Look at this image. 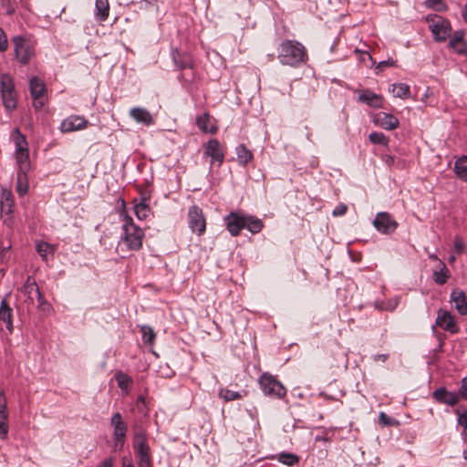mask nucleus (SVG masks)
<instances>
[{
    "label": "nucleus",
    "mask_w": 467,
    "mask_h": 467,
    "mask_svg": "<svg viewBox=\"0 0 467 467\" xmlns=\"http://www.w3.org/2000/svg\"><path fill=\"white\" fill-rule=\"evenodd\" d=\"M277 51V57L283 65L296 67L304 63L306 59V51L305 47L295 40L283 41Z\"/></svg>",
    "instance_id": "1"
},
{
    "label": "nucleus",
    "mask_w": 467,
    "mask_h": 467,
    "mask_svg": "<svg viewBox=\"0 0 467 467\" xmlns=\"http://www.w3.org/2000/svg\"><path fill=\"white\" fill-rule=\"evenodd\" d=\"M144 231L136 225L131 217L126 215L123 223V236L121 240L129 250L137 251L142 246Z\"/></svg>",
    "instance_id": "2"
},
{
    "label": "nucleus",
    "mask_w": 467,
    "mask_h": 467,
    "mask_svg": "<svg viewBox=\"0 0 467 467\" xmlns=\"http://www.w3.org/2000/svg\"><path fill=\"white\" fill-rule=\"evenodd\" d=\"M0 93L3 105L7 112H12L17 107V96L13 78L8 74L0 77Z\"/></svg>",
    "instance_id": "3"
},
{
    "label": "nucleus",
    "mask_w": 467,
    "mask_h": 467,
    "mask_svg": "<svg viewBox=\"0 0 467 467\" xmlns=\"http://www.w3.org/2000/svg\"><path fill=\"white\" fill-rule=\"evenodd\" d=\"M133 449L138 459L139 467H152L150 446L143 431H137L134 434Z\"/></svg>",
    "instance_id": "4"
},
{
    "label": "nucleus",
    "mask_w": 467,
    "mask_h": 467,
    "mask_svg": "<svg viewBox=\"0 0 467 467\" xmlns=\"http://www.w3.org/2000/svg\"><path fill=\"white\" fill-rule=\"evenodd\" d=\"M426 21L430 24L429 27L437 42H444L451 31L449 20L438 15H428Z\"/></svg>",
    "instance_id": "5"
},
{
    "label": "nucleus",
    "mask_w": 467,
    "mask_h": 467,
    "mask_svg": "<svg viewBox=\"0 0 467 467\" xmlns=\"http://www.w3.org/2000/svg\"><path fill=\"white\" fill-rule=\"evenodd\" d=\"M259 385L265 395L283 399L286 395V389L274 376L264 373L259 378Z\"/></svg>",
    "instance_id": "6"
},
{
    "label": "nucleus",
    "mask_w": 467,
    "mask_h": 467,
    "mask_svg": "<svg viewBox=\"0 0 467 467\" xmlns=\"http://www.w3.org/2000/svg\"><path fill=\"white\" fill-rule=\"evenodd\" d=\"M14 50L16 59L22 65L29 63L30 58L34 55V50L30 43L22 36H15L12 37Z\"/></svg>",
    "instance_id": "7"
},
{
    "label": "nucleus",
    "mask_w": 467,
    "mask_h": 467,
    "mask_svg": "<svg viewBox=\"0 0 467 467\" xmlns=\"http://www.w3.org/2000/svg\"><path fill=\"white\" fill-rule=\"evenodd\" d=\"M188 223L192 233L198 235L204 234L206 229V223L202 213V210L197 205L190 207L188 212Z\"/></svg>",
    "instance_id": "8"
},
{
    "label": "nucleus",
    "mask_w": 467,
    "mask_h": 467,
    "mask_svg": "<svg viewBox=\"0 0 467 467\" xmlns=\"http://www.w3.org/2000/svg\"><path fill=\"white\" fill-rule=\"evenodd\" d=\"M373 225L381 234H390L395 232L398 223L392 216L385 212L378 213L373 221Z\"/></svg>",
    "instance_id": "9"
},
{
    "label": "nucleus",
    "mask_w": 467,
    "mask_h": 467,
    "mask_svg": "<svg viewBox=\"0 0 467 467\" xmlns=\"http://www.w3.org/2000/svg\"><path fill=\"white\" fill-rule=\"evenodd\" d=\"M431 397L436 402L451 407L458 404L461 400L458 392L449 391L445 387H439L436 389L432 392Z\"/></svg>",
    "instance_id": "10"
},
{
    "label": "nucleus",
    "mask_w": 467,
    "mask_h": 467,
    "mask_svg": "<svg viewBox=\"0 0 467 467\" xmlns=\"http://www.w3.org/2000/svg\"><path fill=\"white\" fill-rule=\"evenodd\" d=\"M435 323L436 326L441 327L442 329L451 334H455L459 331V327L455 322L454 317L448 310L440 308L437 312Z\"/></svg>",
    "instance_id": "11"
},
{
    "label": "nucleus",
    "mask_w": 467,
    "mask_h": 467,
    "mask_svg": "<svg viewBox=\"0 0 467 467\" xmlns=\"http://www.w3.org/2000/svg\"><path fill=\"white\" fill-rule=\"evenodd\" d=\"M245 214L231 212L224 217L226 229L233 236H237L242 229H244Z\"/></svg>",
    "instance_id": "12"
},
{
    "label": "nucleus",
    "mask_w": 467,
    "mask_h": 467,
    "mask_svg": "<svg viewBox=\"0 0 467 467\" xmlns=\"http://www.w3.org/2000/svg\"><path fill=\"white\" fill-rule=\"evenodd\" d=\"M21 292L27 296L29 303L34 304L36 299H37L40 304L43 303V296L39 291L36 282L33 276H27L24 285L21 288Z\"/></svg>",
    "instance_id": "13"
},
{
    "label": "nucleus",
    "mask_w": 467,
    "mask_h": 467,
    "mask_svg": "<svg viewBox=\"0 0 467 467\" xmlns=\"http://www.w3.org/2000/svg\"><path fill=\"white\" fill-rule=\"evenodd\" d=\"M88 126V120L83 117L72 115L65 119L60 124V130L63 133L80 130Z\"/></svg>",
    "instance_id": "14"
},
{
    "label": "nucleus",
    "mask_w": 467,
    "mask_h": 467,
    "mask_svg": "<svg viewBox=\"0 0 467 467\" xmlns=\"http://www.w3.org/2000/svg\"><path fill=\"white\" fill-rule=\"evenodd\" d=\"M204 155L212 158V161H217L219 165L223 162L224 155L218 140L211 139L204 147Z\"/></svg>",
    "instance_id": "15"
},
{
    "label": "nucleus",
    "mask_w": 467,
    "mask_h": 467,
    "mask_svg": "<svg viewBox=\"0 0 467 467\" xmlns=\"http://www.w3.org/2000/svg\"><path fill=\"white\" fill-rule=\"evenodd\" d=\"M8 411L4 390L0 391V438L5 439L8 433Z\"/></svg>",
    "instance_id": "16"
},
{
    "label": "nucleus",
    "mask_w": 467,
    "mask_h": 467,
    "mask_svg": "<svg viewBox=\"0 0 467 467\" xmlns=\"http://www.w3.org/2000/svg\"><path fill=\"white\" fill-rule=\"evenodd\" d=\"M449 47L458 55L467 56V43L464 41V31H455L451 36Z\"/></svg>",
    "instance_id": "17"
},
{
    "label": "nucleus",
    "mask_w": 467,
    "mask_h": 467,
    "mask_svg": "<svg viewBox=\"0 0 467 467\" xmlns=\"http://www.w3.org/2000/svg\"><path fill=\"white\" fill-rule=\"evenodd\" d=\"M451 302L460 315H467V296L462 290L453 289L451 293Z\"/></svg>",
    "instance_id": "18"
},
{
    "label": "nucleus",
    "mask_w": 467,
    "mask_h": 467,
    "mask_svg": "<svg viewBox=\"0 0 467 467\" xmlns=\"http://www.w3.org/2000/svg\"><path fill=\"white\" fill-rule=\"evenodd\" d=\"M375 123L382 129L392 130L399 127V119L394 115L379 112L375 117Z\"/></svg>",
    "instance_id": "19"
},
{
    "label": "nucleus",
    "mask_w": 467,
    "mask_h": 467,
    "mask_svg": "<svg viewBox=\"0 0 467 467\" xmlns=\"http://www.w3.org/2000/svg\"><path fill=\"white\" fill-rule=\"evenodd\" d=\"M110 425L113 427V438H126L128 424L123 420L119 412H115L112 415Z\"/></svg>",
    "instance_id": "20"
},
{
    "label": "nucleus",
    "mask_w": 467,
    "mask_h": 467,
    "mask_svg": "<svg viewBox=\"0 0 467 467\" xmlns=\"http://www.w3.org/2000/svg\"><path fill=\"white\" fill-rule=\"evenodd\" d=\"M172 60L174 65L181 70L185 68H192L193 61L192 56L188 53H182L178 49L171 51Z\"/></svg>",
    "instance_id": "21"
},
{
    "label": "nucleus",
    "mask_w": 467,
    "mask_h": 467,
    "mask_svg": "<svg viewBox=\"0 0 467 467\" xmlns=\"http://www.w3.org/2000/svg\"><path fill=\"white\" fill-rule=\"evenodd\" d=\"M130 116L138 123L150 126L154 123L151 114L143 108H133L130 111Z\"/></svg>",
    "instance_id": "22"
},
{
    "label": "nucleus",
    "mask_w": 467,
    "mask_h": 467,
    "mask_svg": "<svg viewBox=\"0 0 467 467\" xmlns=\"http://www.w3.org/2000/svg\"><path fill=\"white\" fill-rule=\"evenodd\" d=\"M14 203L15 202L12 192L3 188L1 191L0 200L1 213L5 215H11L13 213Z\"/></svg>",
    "instance_id": "23"
},
{
    "label": "nucleus",
    "mask_w": 467,
    "mask_h": 467,
    "mask_svg": "<svg viewBox=\"0 0 467 467\" xmlns=\"http://www.w3.org/2000/svg\"><path fill=\"white\" fill-rule=\"evenodd\" d=\"M30 95L33 99H43L47 89L44 82L37 77H33L29 81Z\"/></svg>",
    "instance_id": "24"
},
{
    "label": "nucleus",
    "mask_w": 467,
    "mask_h": 467,
    "mask_svg": "<svg viewBox=\"0 0 467 467\" xmlns=\"http://www.w3.org/2000/svg\"><path fill=\"white\" fill-rule=\"evenodd\" d=\"M358 100L372 108L382 107V97L367 89L359 94Z\"/></svg>",
    "instance_id": "25"
},
{
    "label": "nucleus",
    "mask_w": 467,
    "mask_h": 467,
    "mask_svg": "<svg viewBox=\"0 0 467 467\" xmlns=\"http://www.w3.org/2000/svg\"><path fill=\"white\" fill-rule=\"evenodd\" d=\"M11 140L15 144L16 152L29 151L28 142L19 129H15L11 133Z\"/></svg>",
    "instance_id": "26"
},
{
    "label": "nucleus",
    "mask_w": 467,
    "mask_h": 467,
    "mask_svg": "<svg viewBox=\"0 0 467 467\" xmlns=\"http://www.w3.org/2000/svg\"><path fill=\"white\" fill-rule=\"evenodd\" d=\"M0 321L5 324L6 328L11 332L13 330L12 309L5 299L1 301L0 305Z\"/></svg>",
    "instance_id": "27"
},
{
    "label": "nucleus",
    "mask_w": 467,
    "mask_h": 467,
    "mask_svg": "<svg viewBox=\"0 0 467 467\" xmlns=\"http://www.w3.org/2000/svg\"><path fill=\"white\" fill-rule=\"evenodd\" d=\"M17 172H28L31 164L29 160V151L16 152Z\"/></svg>",
    "instance_id": "28"
},
{
    "label": "nucleus",
    "mask_w": 467,
    "mask_h": 467,
    "mask_svg": "<svg viewBox=\"0 0 467 467\" xmlns=\"http://www.w3.org/2000/svg\"><path fill=\"white\" fill-rule=\"evenodd\" d=\"M237 161L240 165L245 166L254 158L252 151L244 144H240L235 149Z\"/></svg>",
    "instance_id": "29"
},
{
    "label": "nucleus",
    "mask_w": 467,
    "mask_h": 467,
    "mask_svg": "<svg viewBox=\"0 0 467 467\" xmlns=\"http://www.w3.org/2000/svg\"><path fill=\"white\" fill-rule=\"evenodd\" d=\"M244 221V229H247L253 234L260 233L264 227L263 221L253 215L245 214Z\"/></svg>",
    "instance_id": "30"
},
{
    "label": "nucleus",
    "mask_w": 467,
    "mask_h": 467,
    "mask_svg": "<svg viewBox=\"0 0 467 467\" xmlns=\"http://www.w3.org/2000/svg\"><path fill=\"white\" fill-rule=\"evenodd\" d=\"M439 267L440 269L433 273V280L438 285H444L451 276V274L441 260H439Z\"/></svg>",
    "instance_id": "31"
},
{
    "label": "nucleus",
    "mask_w": 467,
    "mask_h": 467,
    "mask_svg": "<svg viewBox=\"0 0 467 467\" xmlns=\"http://www.w3.org/2000/svg\"><path fill=\"white\" fill-rule=\"evenodd\" d=\"M36 250L44 261L48 260V255H53L55 253V246L43 241L36 243Z\"/></svg>",
    "instance_id": "32"
},
{
    "label": "nucleus",
    "mask_w": 467,
    "mask_h": 467,
    "mask_svg": "<svg viewBox=\"0 0 467 467\" xmlns=\"http://www.w3.org/2000/svg\"><path fill=\"white\" fill-rule=\"evenodd\" d=\"M96 17L99 21H105L109 16V0H96Z\"/></svg>",
    "instance_id": "33"
},
{
    "label": "nucleus",
    "mask_w": 467,
    "mask_h": 467,
    "mask_svg": "<svg viewBox=\"0 0 467 467\" xmlns=\"http://www.w3.org/2000/svg\"><path fill=\"white\" fill-rule=\"evenodd\" d=\"M454 171L461 180L467 182V157L466 156H462L455 161Z\"/></svg>",
    "instance_id": "34"
},
{
    "label": "nucleus",
    "mask_w": 467,
    "mask_h": 467,
    "mask_svg": "<svg viewBox=\"0 0 467 467\" xmlns=\"http://www.w3.org/2000/svg\"><path fill=\"white\" fill-rule=\"evenodd\" d=\"M210 116L208 113H203L197 117L196 124L198 128L203 132L214 133L216 131V128L213 126H210Z\"/></svg>",
    "instance_id": "35"
},
{
    "label": "nucleus",
    "mask_w": 467,
    "mask_h": 467,
    "mask_svg": "<svg viewBox=\"0 0 467 467\" xmlns=\"http://www.w3.org/2000/svg\"><path fill=\"white\" fill-rule=\"evenodd\" d=\"M16 192L20 196H23L28 192V178L27 172H17L16 175Z\"/></svg>",
    "instance_id": "36"
},
{
    "label": "nucleus",
    "mask_w": 467,
    "mask_h": 467,
    "mask_svg": "<svg viewBox=\"0 0 467 467\" xmlns=\"http://www.w3.org/2000/svg\"><path fill=\"white\" fill-rule=\"evenodd\" d=\"M115 379L119 388L123 391H128L132 384V379L122 371H117Z\"/></svg>",
    "instance_id": "37"
},
{
    "label": "nucleus",
    "mask_w": 467,
    "mask_h": 467,
    "mask_svg": "<svg viewBox=\"0 0 467 467\" xmlns=\"http://www.w3.org/2000/svg\"><path fill=\"white\" fill-rule=\"evenodd\" d=\"M390 91L394 93V96L400 99H407L410 96V86L405 83H398L391 85Z\"/></svg>",
    "instance_id": "38"
},
{
    "label": "nucleus",
    "mask_w": 467,
    "mask_h": 467,
    "mask_svg": "<svg viewBox=\"0 0 467 467\" xmlns=\"http://www.w3.org/2000/svg\"><path fill=\"white\" fill-rule=\"evenodd\" d=\"M150 210L147 203L146 198H142V200L134 205V213L138 219L144 220L148 217Z\"/></svg>",
    "instance_id": "39"
},
{
    "label": "nucleus",
    "mask_w": 467,
    "mask_h": 467,
    "mask_svg": "<svg viewBox=\"0 0 467 467\" xmlns=\"http://www.w3.org/2000/svg\"><path fill=\"white\" fill-rule=\"evenodd\" d=\"M276 459L278 462L287 466H294L298 462V457L296 454L286 451L277 454Z\"/></svg>",
    "instance_id": "40"
},
{
    "label": "nucleus",
    "mask_w": 467,
    "mask_h": 467,
    "mask_svg": "<svg viewBox=\"0 0 467 467\" xmlns=\"http://www.w3.org/2000/svg\"><path fill=\"white\" fill-rule=\"evenodd\" d=\"M140 330L142 332V341L146 345H153L156 335L153 329L149 326H141Z\"/></svg>",
    "instance_id": "41"
},
{
    "label": "nucleus",
    "mask_w": 467,
    "mask_h": 467,
    "mask_svg": "<svg viewBox=\"0 0 467 467\" xmlns=\"http://www.w3.org/2000/svg\"><path fill=\"white\" fill-rule=\"evenodd\" d=\"M452 252L454 254H456L457 255H461V254H465L467 252V244L463 241V239L461 236H459V235H456L453 238Z\"/></svg>",
    "instance_id": "42"
},
{
    "label": "nucleus",
    "mask_w": 467,
    "mask_h": 467,
    "mask_svg": "<svg viewBox=\"0 0 467 467\" xmlns=\"http://www.w3.org/2000/svg\"><path fill=\"white\" fill-rule=\"evenodd\" d=\"M219 395L225 401L239 400L242 397V395L238 391L231 389H221Z\"/></svg>",
    "instance_id": "43"
},
{
    "label": "nucleus",
    "mask_w": 467,
    "mask_h": 467,
    "mask_svg": "<svg viewBox=\"0 0 467 467\" xmlns=\"http://www.w3.org/2000/svg\"><path fill=\"white\" fill-rule=\"evenodd\" d=\"M369 140L374 144L387 145L388 139L382 132H371L368 136Z\"/></svg>",
    "instance_id": "44"
},
{
    "label": "nucleus",
    "mask_w": 467,
    "mask_h": 467,
    "mask_svg": "<svg viewBox=\"0 0 467 467\" xmlns=\"http://www.w3.org/2000/svg\"><path fill=\"white\" fill-rule=\"evenodd\" d=\"M455 413L458 416V424L463 427L464 431H467V410H462L458 408Z\"/></svg>",
    "instance_id": "45"
},
{
    "label": "nucleus",
    "mask_w": 467,
    "mask_h": 467,
    "mask_svg": "<svg viewBox=\"0 0 467 467\" xmlns=\"http://www.w3.org/2000/svg\"><path fill=\"white\" fill-rule=\"evenodd\" d=\"M8 47V42H7V37L5 34V32L3 31V29L0 27V52H4L7 49Z\"/></svg>",
    "instance_id": "46"
},
{
    "label": "nucleus",
    "mask_w": 467,
    "mask_h": 467,
    "mask_svg": "<svg viewBox=\"0 0 467 467\" xmlns=\"http://www.w3.org/2000/svg\"><path fill=\"white\" fill-rule=\"evenodd\" d=\"M348 206L344 203H339L332 212L333 216H342L347 213Z\"/></svg>",
    "instance_id": "47"
},
{
    "label": "nucleus",
    "mask_w": 467,
    "mask_h": 467,
    "mask_svg": "<svg viewBox=\"0 0 467 467\" xmlns=\"http://www.w3.org/2000/svg\"><path fill=\"white\" fill-rule=\"evenodd\" d=\"M458 394H460V398L467 400V377H464L462 379V384Z\"/></svg>",
    "instance_id": "48"
},
{
    "label": "nucleus",
    "mask_w": 467,
    "mask_h": 467,
    "mask_svg": "<svg viewBox=\"0 0 467 467\" xmlns=\"http://www.w3.org/2000/svg\"><path fill=\"white\" fill-rule=\"evenodd\" d=\"M1 3L8 15H13L15 13V6L12 5L10 0H1Z\"/></svg>",
    "instance_id": "49"
},
{
    "label": "nucleus",
    "mask_w": 467,
    "mask_h": 467,
    "mask_svg": "<svg viewBox=\"0 0 467 467\" xmlns=\"http://www.w3.org/2000/svg\"><path fill=\"white\" fill-rule=\"evenodd\" d=\"M115 451H121L123 449L126 438H113Z\"/></svg>",
    "instance_id": "50"
},
{
    "label": "nucleus",
    "mask_w": 467,
    "mask_h": 467,
    "mask_svg": "<svg viewBox=\"0 0 467 467\" xmlns=\"http://www.w3.org/2000/svg\"><path fill=\"white\" fill-rule=\"evenodd\" d=\"M441 4V0H426L425 5L427 7L440 10L438 5Z\"/></svg>",
    "instance_id": "51"
},
{
    "label": "nucleus",
    "mask_w": 467,
    "mask_h": 467,
    "mask_svg": "<svg viewBox=\"0 0 467 467\" xmlns=\"http://www.w3.org/2000/svg\"><path fill=\"white\" fill-rule=\"evenodd\" d=\"M394 65H395V61L394 60L388 59V60L380 61L379 63V65L377 66V67L379 68V67H387V66L393 67Z\"/></svg>",
    "instance_id": "52"
},
{
    "label": "nucleus",
    "mask_w": 467,
    "mask_h": 467,
    "mask_svg": "<svg viewBox=\"0 0 467 467\" xmlns=\"http://www.w3.org/2000/svg\"><path fill=\"white\" fill-rule=\"evenodd\" d=\"M389 358V355L388 354H378V355H375L373 357V360L374 361H381V362H385L387 361Z\"/></svg>",
    "instance_id": "53"
},
{
    "label": "nucleus",
    "mask_w": 467,
    "mask_h": 467,
    "mask_svg": "<svg viewBox=\"0 0 467 467\" xmlns=\"http://www.w3.org/2000/svg\"><path fill=\"white\" fill-rule=\"evenodd\" d=\"M33 100H34L33 106L36 110L40 109L45 105L44 98L40 99H33Z\"/></svg>",
    "instance_id": "54"
},
{
    "label": "nucleus",
    "mask_w": 467,
    "mask_h": 467,
    "mask_svg": "<svg viewBox=\"0 0 467 467\" xmlns=\"http://www.w3.org/2000/svg\"><path fill=\"white\" fill-rule=\"evenodd\" d=\"M98 467H113V459H105Z\"/></svg>",
    "instance_id": "55"
},
{
    "label": "nucleus",
    "mask_w": 467,
    "mask_h": 467,
    "mask_svg": "<svg viewBox=\"0 0 467 467\" xmlns=\"http://www.w3.org/2000/svg\"><path fill=\"white\" fill-rule=\"evenodd\" d=\"M379 421L385 425H388V424H389V418L384 412H380L379 413Z\"/></svg>",
    "instance_id": "56"
},
{
    "label": "nucleus",
    "mask_w": 467,
    "mask_h": 467,
    "mask_svg": "<svg viewBox=\"0 0 467 467\" xmlns=\"http://www.w3.org/2000/svg\"><path fill=\"white\" fill-rule=\"evenodd\" d=\"M457 256L458 255L452 252L451 254L448 258L449 264L450 265H453L455 263L456 259H457Z\"/></svg>",
    "instance_id": "57"
},
{
    "label": "nucleus",
    "mask_w": 467,
    "mask_h": 467,
    "mask_svg": "<svg viewBox=\"0 0 467 467\" xmlns=\"http://www.w3.org/2000/svg\"><path fill=\"white\" fill-rule=\"evenodd\" d=\"M462 16L463 20L467 23V3L464 5L462 11Z\"/></svg>",
    "instance_id": "58"
},
{
    "label": "nucleus",
    "mask_w": 467,
    "mask_h": 467,
    "mask_svg": "<svg viewBox=\"0 0 467 467\" xmlns=\"http://www.w3.org/2000/svg\"><path fill=\"white\" fill-rule=\"evenodd\" d=\"M122 467H134V465L131 462H127V461L123 460Z\"/></svg>",
    "instance_id": "59"
},
{
    "label": "nucleus",
    "mask_w": 467,
    "mask_h": 467,
    "mask_svg": "<svg viewBox=\"0 0 467 467\" xmlns=\"http://www.w3.org/2000/svg\"><path fill=\"white\" fill-rule=\"evenodd\" d=\"M140 1L145 2L147 5H154L157 2V0H140Z\"/></svg>",
    "instance_id": "60"
},
{
    "label": "nucleus",
    "mask_w": 467,
    "mask_h": 467,
    "mask_svg": "<svg viewBox=\"0 0 467 467\" xmlns=\"http://www.w3.org/2000/svg\"><path fill=\"white\" fill-rule=\"evenodd\" d=\"M430 258L433 261H438V262L440 260L436 254H430Z\"/></svg>",
    "instance_id": "61"
},
{
    "label": "nucleus",
    "mask_w": 467,
    "mask_h": 467,
    "mask_svg": "<svg viewBox=\"0 0 467 467\" xmlns=\"http://www.w3.org/2000/svg\"><path fill=\"white\" fill-rule=\"evenodd\" d=\"M138 400H140V401H141V402H144V400H144V398H143L142 396H140V397L138 398Z\"/></svg>",
    "instance_id": "62"
},
{
    "label": "nucleus",
    "mask_w": 467,
    "mask_h": 467,
    "mask_svg": "<svg viewBox=\"0 0 467 467\" xmlns=\"http://www.w3.org/2000/svg\"><path fill=\"white\" fill-rule=\"evenodd\" d=\"M366 55L368 57L369 59H372V57L369 54L366 53Z\"/></svg>",
    "instance_id": "63"
}]
</instances>
